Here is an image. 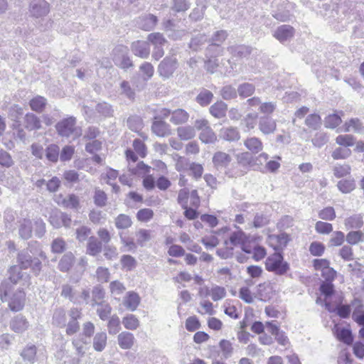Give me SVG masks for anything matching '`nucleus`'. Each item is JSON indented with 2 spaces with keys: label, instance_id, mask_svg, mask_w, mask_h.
<instances>
[{
  "label": "nucleus",
  "instance_id": "nucleus-7",
  "mask_svg": "<svg viewBox=\"0 0 364 364\" xmlns=\"http://www.w3.org/2000/svg\"><path fill=\"white\" fill-rule=\"evenodd\" d=\"M227 291L225 287L213 285L210 287L204 286L198 289V295L202 298L210 296L214 301L222 300L226 296Z\"/></svg>",
  "mask_w": 364,
  "mask_h": 364
},
{
  "label": "nucleus",
  "instance_id": "nucleus-35",
  "mask_svg": "<svg viewBox=\"0 0 364 364\" xmlns=\"http://www.w3.org/2000/svg\"><path fill=\"white\" fill-rule=\"evenodd\" d=\"M47 105V100L45 97H42V96H39V95H37L34 97H33L30 101H29V106L31 107V109L36 112H38V113H41L42 112L46 106Z\"/></svg>",
  "mask_w": 364,
  "mask_h": 364
},
{
  "label": "nucleus",
  "instance_id": "nucleus-8",
  "mask_svg": "<svg viewBox=\"0 0 364 364\" xmlns=\"http://www.w3.org/2000/svg\"><path fill=\"white\" fill-rule=\"evenodd\" d=\"M277 9L273 11V16L281 21H286L291 16V11L294 9V5L285 0L282 2H274Z\"/></svg>",
  "mask_w": 364,
  "mask_h": 364
},
{
  "label": "nucleus",
  "instance_id": "nucleus-44",
  "mask_svg": "<svg viewBox=\"0 0 364 364\" xmlns=\"http://www.w3.org/2000/svg\"><path fill=\"white\" fill-rule=\"evenodd\" d=\"M200 139L205 144H213L217 141V136L213 130L208 127L203 129L200 134Z\"/></svg>",
  "mask_w": 364,
  "mask_h": 364
},
{
  "label": "nucleus",
  "instance_id": "nucleus-34",
  "mask_svg": "<svg viewBox=\"0 0 364 364\" xmlns=\"http://www.w3.org/2000/svg\"><path fill=\"white\" fill-rule=\"evenodd\" d=\"M122 324L124 327L130 331L136 330L140 326L139 318L134 314H129L126 315L122 318Z\"/></svg>",
  "mask_w": 364,
  "mask_h": 364
},
{
  "label": "nucleus",
  "instance_id": "nucleus-4",
  "mask_svg": "<svg viewBox=\"0 0 364 364\" xmlns=\"http://www.w3.org/2000/svg\"><path fill=\"white\" fill-rule=\"evenodd\" d=\"M265 268L277 275H284L289 269L287 262L284 260L283 255L279 252H275L269 255L265 262Z\"/></svg>",
  "mask_w": 364,
  "mask_h": 364
},
{
  "label": "nucleus",
  "instance_id": "nucleus-45",
  "mask_svg": "<svg viewBox=\"0 0 364 364\" xmlns=\"http://www.w3.org/2000/svg\"><path fill=\"white\" fill-rule=\"evenodd\" d=\"M337 186L342 193H348L355 188V180L353 178L341 180Z\"/></svg>",
  "mask_w": 364,
  "mask_h": 364
},
{
  "label": "nucleus",
  "instance_id": "nucleus-21",
  "mask_svg": "<svg viewBox=\"0 0 364 364\" xmlns=\"http://www.w3.org/2000/svg\"><path fill=\"white\" fill-rule=\"evenodd\" d=\"M294 34V30L291 26L289 25H282L275 30L274 37L279 41L283 43L292 38Z\"/></svg>",
  "mask_w": 364,
  "mask_h": 364
},
{
  "label": "nucleus",
  "instance_id": "nucleus-33",
  "mask_svg": "<svg viewBox=\"0 0 364 364\" xmlns=\"http://www.w3.org/2000/svg\"><path fill=\"white\" fill-rule=\"evenodd\" d=\"M244 145L253 154H257L263 149L262 141L255 136L247 138L245 140Z\"/></svg>",
  "mask_w": 364,
  "mask_h": 364
},
{
  "label": "nucleus",
  "instance_id": "nucleus-28",
  "mask_svg": "<svg viewBox=\"0 0 364 364\" xmlns=\"http://www.w3.org/2000/svg\"><path fill=\"white\" fill-rule=\"evenodd\" d=\"M152 132L159 136H166L171 134L168 124L161 120H155L151 126Z\"/></svg>",
  "mask_w": 364,
  "mask_h": 364
},
{
  "label": "nucleus",
  "instance_id": "nucleus-43",
  "mask_svg": "<svg viewBox=\"0 0 364 364\" xmlns=\"http://www.w3.org/2000/svg\"><path fill=\"white\" fill-rule=\"evenodd\" d=\"M74 259V255L71 252L64 255L59 262V269L62 272L68 271L73 264Z\"/></svg>",
  "mask_w": 364,
  "mask_h": 364
},
{
  "label": "nucleus",
  "instance_id": "nucleus-52",
  "mask_svg": "<svg viewBox=\"0 0 364 364\" xmlns=\"http://www.w3.org/2000/svg\"><path fill=\"white\" fill-rule=\"evenodd\" d=\"M346 240L351 245H356L364 241V233L361 231H350L346 235Z\"/></svg>",
  "mask_w": 364,
  "mask_h": 364
},
{
  "label": "nucleus",
  "instance_id": "nucleus-51",
  "mask_svg": "<svg viewBox=\"0 0 364 364\" xmlns=\"http://www.w3.org/2000/svg\"><path fill=\"white\" fill-rule=\"evenodd\" d=\"M33 259L28 250L21 252L18 256V262L22 269H28L31 266Z\"/></svg>",
  "mask_w": 364,
  "mask_h": 364
},
{
  "label": "nucleus",
  "instance_id": "nucleus-22",
  "mask_svg": "<svg viewBox=\"0 0 364 364\" xmlns=\"http://www.w3.org/2000/svg\"><path fill=\"white\" fill-rule=\"evenodd\" d=\"M157 17L153 14H146L140 16L137 20L139 27L144 31H151L157 23Z\"/></svg>",
  "mask_w": 364,
  "mask_h": 364
},
{
  "label": "nucleus",
  "instance_id": "nucleus-54",
  "mask_svg": "<svg viewBox=\"0 0 364 364\" xmlns=\"http://www.w3.org/2000/svg\"><path fill=\"white\" fill-rule=\"evenodd\" d=\"M132 224L129 216L120 214L115 218V225L118 229H127Z\"/></svg>",
  "mask_w": 364,
  "mask_h": 364
},
{
  "label": "nucleus",
  "instance_id": "nucleus-14",
  "mask_svg": "<svg viewBox=\"0 0 364 364\" xmlns=\"http://www.w3.org/2000/svg\"><path fill=\"white\" fill-rule=\"evenodd\" d=\"M274 296V290L270 283L260 284L255 294L256 298L262 301H267Z\"/></svg>",
  "mask_w": 364,
  "mask_h": 364
},
{
  "label": "nucleus",
  "instance_id": "nucleus-29",
  "mask_svg": "<svg viewBox=\"0 0 364 364\" xmlns=\"http://www.w3.org/2000/svg\"><path fill=\"white\" fill-rule=\"evenodd\" d=\"M55 201L58 204L66 208H77L79 206V199L73 194L69 195L67 198H63L61 196H56Z\"/></svg>",
  "mask_w": 364,
  "mask_h": 364
},
{
  "label": "nucleus",
  "instance_id": "nucleus-23",
  "mask_svg": "<svg viewBox=\"0 0 364 364\" xmlns=\"http://www.w3.org/2000/svg\"><path fill=\"white\" fill-rule=\"evenodd\" d=\"M228 230V228L225 227L221 228L217 232H212L209 235H207L202 238V242L207 248H213L216 247L219 243L220 240L218 239V235L227 232Z\"/></svg>",
  "mask_w": 364,
  "mask_h": 364
},
{
  "label": "nucleus",
  "instance_id": "nucleus-41",
  "mask_svg": "<svg viewBox=\"0 0 364 364\" xmlns=\"http://www.w3.org/2000/svg\"><path fill=\"white\" fill-rule=\"evenodd\" d=\"M18 231L22 238L28 239L32 233V222L28 219L21 221Z\"/></svg>",
  "mask_w": 364,
  "mask_h": 364
},
{
  "label": "nucleus",
  "instance_id": "nucleus-19",
  "mask_svg": "<svg viewBox=\"0 0 364 364\" xmlns=\"http://www.w3.org/2000/svg\"><path fill=\"white\" fill-rule=\"evenodd\" d=\"M9 281L13 284L21 283V285L26 286L29 284L28 275L26 274L25 277L20 271V267L14 266L11 267L9 271Z\"/></svg>",
  "mask_w": 364,
  "mask_h": 364
},
{
  "label": "nucleus",
  "instance_id": "nucleus-48",
  "mask_svg": "<svg viewBox=\"0 0 364 364\" xmlns=\"http://www.w3.org/2000/svg\"><path fill=\"white\" fill-rule=\"evenodd\" d=\"M97 305L99 307L97 309V313L100 319L102 321L108 319L112 310L111 306L107 302H101Z\"/></svg>",
  "mask_w": 364,
  "mask_h": 364
},
{
  "label": "nucleus",
  "instance_id": "nucleus-18",
  "mask_svg": "<svg viewBox=\"0 0 364 364\" xmlns=\"http://www.w3.org/2000/svg\"><path fill=\"white\" fill-rule=\"evenodd\" d=\"M232 161V157L224 151H217L213 154L212 161L215 168L220 169L227 167Z\"/></svg>",
  "mask_w": 364,
  "mask_h": 364
},
{
  "label": "nucleus",
  "instance_id": "nucleus-30",
  "mask_svg": "<svg viewBox=\"0 0 364 364\" xmlns=\"http://www.w3.org/2000/svg\"><path fill=\"white\" fill-rule=\"evenodd\" d=\"M334 332L337 338L343 343L350 345L353 342L351 331L348 328H341L338 325L334 326Z\"/></svg>",
  "mask_w": 364,
  "mask_h": 364
},
{
  "label": "nucleus",
  "instance_id": "nucleus-50",
  "mask_svg": "<svg viewBox=\"0 0 364 364\" xmlns=\"http://www.w3.org/2000/svg\"><path fill=\"white\" fill-rule=\"evenodd\" d=\"M177 134L181 140H188L194 137V128L190 126L181 127L177 129Z\"/></svg>",
  "mask_w": 364,
  "mask_h": 364
},
{
  "label": "nucleus",
  "instance_id": "nucleus-32",
  "mask_svg": "<svg viewBox=\"0 0 364 364\" xmlns=\"http://www.w3.org/2000/svg\"><path fill=\"white\" fill-rule=\"evenodd\" d=\"M227 33L224 31H217L212 38L213 43L210 46L208 50H215L218 54L221 53L222 49L219 47V43H223L227 38Z\"/></svg>",
  "mask_w": 364,
  "mask_h": 364
},
{
  "label": "nucleus",
  "instance_id": "nucleus-2",
  "mask_svg": "<svg viewBox=\"0 0 364 364\" xmlns=\"http://www.w3.org/2000/svg\"><path fill=\"white\" fill-rule=\"evenodd\" d=\"M0 296L3 301H8L11 311H19L24 306L26 295L23 291L20 289L14 290L9 287L7 282L1 284Z\"/></svg>",
  "mask_w": 364,
  "mask_h": 364
},
{
  "label": "nucleus",
  "instance_id": "nucleus-12",
  "mask_svg": "<svg viewBox=\"0 0 364 364\" xmlns=\"http://www.w3.org/2000/svg\"><path fill=\"white\" fill-rule=\"evenodd\" d=\"M131 50L134 55L141 58H147L150 54V46L148 42L136 41L131 44Z\"/></svg>",
  "mask_w": 364,
  "mask_h": 364
},
{
  "label": "nucleus",
  "instance_id": "nucleus-60",
  "mask_svg": "<svg viewBox=\"0 0 364 364\" xmlns=\"http://www.w3.org/2000/svg\"><path fill=\"white\" fill-rule=\"evenodd\" d=\"M190 5L187 0H173L171 9L176 12H184L190 8Z\"/></svg>",
  "mask_w": 364,
  "mask_h": 364
},
{
  "label": "nucleus",
  "instance_id": "nucleus-27",
  "mask_svg": "<svg viewBox=\"0 0 364 364\" xmlns=\"http://www.w3.org/2000/svg\"><path fill=\"white\" fill-rule=\"evenodd\" d=\"M24 127L29 131L40 129L42 127L41 119L36 114L28 112L24 117Z\"/></svg>",
  "mask_w": 364,
  "mask_h": 364
},
{
  "label": "nucleus",
  "instance_id": "nucleus-26",
  "mask_svg": "<svg viewBox=\"0 0 364 364\" xmlns=\"http://www.w3.org/2000/svg\"><path fill=\"white\" fill-rule=\"evenodd\" d=\"M23 114V108L18 105H13L8 111V117L14 122L13 128L20 127V119Z\"/></svg>",
  "mask_w": 364,
  "mask_h": 364
},
{
  "label": "nucleus",
  "instance_id": "nucleus-5",
  "mask_svg": "<svg viewBox=\"0 0 364 364\" xmlns=\"http://www.w3.org/2000/svg\"><path fill=\"white\" fill-rule=\"evenodd\" d=\"M56 129L58 134L63 136L77 138L82 134L80 129L75 127V118L68 117L59 122L56 124Z\"/></svg>",
  "mask_w": 364,
  "mask_h": 364
},
{
  "label": "nucleus",
  "instance_id": "nucleus-46",
  "mask_svg": "<svg viewBox=\"0 0 364 364\" xmlns=\"http://www.w3.org/2000/svg\"><path fill=\"white\" fill-rule=\"evenodd\" d=\"M219 348L222 352V358L223 359H228L230 358L233 352L232 343L225 339H223L219 343Z\"/></svg>",
  "mask_w": 364,
  "mask_h": 364
},
{
  "label": "nucleus",
  "instance_id": "nucleus-59",
  "mask_svg": "<svg viewBox=\"0 0 364 364\" xmlns=\"http://www.w3.org/2000/svg\"><path fill=\"white\" fill-rule=\"evenodd\" d=\"M147 39L154 47L163 46L166 42L165 38L160 33H150Z\"/></svg>",
  "mask_w": 364,
  "mask_h": 364
},
{
  "label": "nucleus",
  "instance_id": "nucleus-42",
  "mask_svg": "<svg viewBox=\"0 0 364 364\" xmlns=\"http://www.w3.org/2000/svg\"><path fill=\"white\" fill-rule=\"evenodd\" d=\"M363 127L358 119H351L343 125V131L346 132H355L361 133L363 132Z\"/></svg>",
  "mask_w": 364,
  "mask_h": 364
},
{
  "label": "nucleus",
  "instance_id": "nucleus-53",
  "mask_svg": "<svg viewBox=\"0 0 364 364\" xmlns=\"http://www.w3.org/2000/svg\"><path fill=\"white\" fill-rule=\"evenodd\" d=\"M213 98V95L210 91L203 90L196 97V101L201 106H207L210 103Z\"/></svg>",
  "mask_w": 364,
  "mask_h": 364
},
{
  "label": "nucleus",
  "instance_id": "nucleus-20",
  "mask_svg": "<svg viewBox=\"0 0 364 364\" xmlns=\"http://www.w3.org/2000/svg\"><path fill=\"white\" fill-rule=\"evenodd\" d=\"M141 298L134 291H128L123 299V305L129 311H134L140 304Z\"/></svg>",
  "mask_w": 364,
  "mask_h": 364
},
{
  "label": "nucleus",
  "instance_id": "nucleus-1",
  "mask_svg": "<svg viewBox=\"0 0 364 364\" xmlns=\"http://www.w3.org/2000/svg\"><path fill=\"white\" fill-rule=\"evenodd\" d=\"M235 246H240L243 252L250 254L252 252L250 236L241 229L232 232L229 239L225 240L224 247L217 250V254L223 259L230 258L233 255Z\"/></svg>",
  "mask_w": 364,
  "mask_h": 364
},
{
  "label": "nucleus",
  "instance_id": "nucleus-39",
  "mask_svg": "<svg viewBox=\"0 0 364 364\" xmlns=\"http://www.w3.org/2000/svg\"><path fill=\"white\" fill-rule=\"evenodd\" d=\"M102 251V243L95 237H90L87 245V253L95 256Z\"/></svg>",
  "mask_w": 364,
  "mask_h": 364
},
{
  "label": "nucleus",
  "instance_id": "nucleus-63",
  "mask_svg": "<svg viewBox=\"0 0 364 364\" xmlns=\"http://www.w3.org/2000/svg\"><path fill=\"white\" fill-rule=\"evenodd\" d=\"M239 296L242 300L248 304L252 303L255 298H256L255 295L252 294L250 289L247 287H242L240 288Z\"/></svg>",
  "mask_w": 364,
  "mask_h": 364
},
{
  "label": "nucleus",
  "instance_id": "nucleus-64",
  "mask_svg": "<svg viewBox=\"0 0 364 364\" xmlns=\"http://www.w3.org/2000/svg\"><path fill=\"white\" fill-rule=\"evenodd\" d=\"M341 123V118L337 114H329L325 119V126L328 128H336Z\"/></svg>",
  "mask_w": 364,
  "mask_h": 364
},
{
  "label": "nucleus",
  "instance_id": "nucleus-58",
  "mask_svg": "<svg viewBox=\"0 0 364 364\" xmlns=\"http://www.w3.org/2000/svg\"><path fill=\"white\" fill-rule=\"evenodd\" d=\"M59 147L55 144H50L46 149V156L51 162H56L59 157Z\"/></svg>",
  "mask_w": 364,
  "mask_h": 364
},
{
  "label": "nucleus",
  "instance_id": "nucleus-47",
  "mask_svg": "<svg viewBox=\"0 0 364 364\" xmlns=\"http://www.w3.org/2000/svg\"><path fill=\"white\" fill-rule=\"evenodd\" d=\"M139 73L143 80H148L153 76L154 69L150 63L144 62L139 67Z\"/></svg>",
  "mask_w": 364,
  "mask_h": 364
},
{
  "label": "nucleus",
  "instance_id": "nucleus-25",
  "mask_svg": "<svg viewBox=\"0 0 364 364\" xmlns=\"http://www.w3.org/2000/svg\"><path fill=\"white\" fill-rule=\"evenodd\" d=\"M220 137L228 141H236L240 139V134L236 127H223L220 131Z\"/></svg>",
  "mask_w": 364,
  "mask_h": 364
},
{
  "label": "nucleus",
  "instance_id": "nucleus-31",
  "mask_svg": "<svg viewBox=\"0 0 364 364\" xmlns=\"http://www.w3.org/2000/svg\"><path fill=\"white\" fill-rule=\"evenodd\" d=\"M228 105L223 101H218L210 106V113L215 118L220 119L225 116Z\"/></svg>",
  "mask_w": 364,
  "mask_h": 364
},
{
  "label": "nucleus",
  "instance_id": "nucleus-40",
  "mask_svg": "<svg viewBox=\"0 0 364 364\" xmlns=\"http://www.w3.org/2000/svg\"><path fill=\"white\" fill-rule=\"evenodd\" d=\"M107 330L110 335H115L121 330L120 319L116 314L112 315L108 319Z\"/></svg>",
  "mask_w": 364,
  "mask_h": 364
},
{
  "label": "nucleus",
  "instance_id": "nucleus-6",
  "mask_svg": "<svg viewBox=\"0 0 364 364\" xmlns=\"http://www.w3.org/2000/svg\"><path fill=\"white\" fill-rule=\"evenodd\" d=\"M112 57L115 65L122 69H127L133 66L132 60L129 56V48L123 45H118L112 50Z\"/></svg>",
  "mask_w": 364,
  "mask_h": 364
},
{
  "label": "nucleus",
  "instance_id": "nucleus-13",
  "mask_svg": "<svg viewBox=\"0 0 364 364\" xmlns=\"http://www.w3.org/2000/svg\"><path fill=\"white\" fill-rule=\"evenodd\" d=\"M136 342L133 333L129 331H122L117 336V343L122 350H129L133 348Z\"/></svg>",
  "mask_w": 364,
  "mask_h": 364
},
{
  "label": "nucleus",
  "instance_id": "nucleus-15",
  "mask_svg": "<svg viewBox=\"0 0 364 364\" xmlns=\"http://www.w3.org/2000/svg\"><path fill=\"white\" fill-rule=\"evenodd\" d=\"M9 326L11 330L14 332L16 333H23L28 328L29 322L25 317L19 315L15 316L11 320Z\"/></svg>",
  "mask_w": 364,
  "mask_h": 364
},
{
  "label": "nucleus",
  "instance_id": "nucleus-3",
  "mask_svg": "<svg viewBox=\"0 0 364 364\" xmlns=\"http://www.w3.org/2000/svg\"><path fill=\"white\" fill-rule=\"evenodd\" d=\"M320 292L321 295L317 298L316 303L324 305L328 311L334 310L343 302V294L334 291L331 282H323L320 287Z\"/></svg>",
  "mask_w": 364,
  "mask_h": 364
},
{
  "label": "nucleus",
  "instance_id": "nucleus-17",
  "mask_svg": "<svg viewBox=\"0 0 364 364\" xmlns=\"http://www.w3.org/2000/svg\"><path fill=\"white\" fill-rule=\"evenodd\" d=\"M268 159L269 156L266 153H262L257 157V160H258L260 164H262V162H267L265 168L268 171L272 173L277 171L280 167L281 157L274 156L272 160L267 161Z\"/></svg>",
  "mask_w": 364,
  "mask_h": 364
},
{
  "label": "nucleus",
  "instance_id": "nucleus-61",
  "mask_svg": "<svg viewBox=\"0 0 364 364\" xmlns=\"http://www.w3.org/2000/svg\"><path fill=\"white\" fill-rule=\"evenodd\" d=\"M355 138L350 134L339 135L336 139V142L343 146H352L355 144Z\"/></svg>",
  "mask_w": 364,
  "mask_h": 364
},
{
  "label": "nucleus",
  "instance_id": "nucleus-57",
  "mask_svg": "<svg viewBox=\"0 0 364 364\" xmlns=\"http://www.w3.org/2000/svg\"><path fill=\"white\" fill-rule=\"evenodd\" d=\"M255 90V86L252 84L247 82L241 84L237 88L238 93L242 97L251 96L254 93Z\"/></svg>",
  "mask_w": 364,
  "mask_h": 364
},
{
  "label": "nucleus",
  "instance_id": "nucleus-36",
  "mask_svg": "<svg viewBox=\"0 0 364 364\" xmlns=\"http://www.w3.org/2000/svg\"><path fill=\"white\" fill-rule=\"evenodd\" d=\"M344 225L347 229L360 228L363 225L362 216L359 214L350 215L345 219Z\"/></svg>",
  "mask_w": 364,
  "mask_h": 364
},
{
  "label": "nucleus",
  "instance_id": "nucleus-24",
  "mask_svg": "<svg viewBox=\"0 0 364 364\" xmlns=\"http://www.w3.org/2000/svg\"><path fill=\"white\" fill-rule=\"evenodd\" d=\"M277 128L276 121L269 117H262L259 122V129L264 134L274 133Z\"/></svg>",
  "mask_w": 364,
  "mask_h": 364
},
{
  "label": "nucleus",
  "instance_id": "nucleus-10",
  "mask_svg": "<svg viewBox=\"0 0 364 364\" xmlns=\"http://www.w3.org/2000/svg\"><path fill=\"white\" fill-rule=\"evenodd\" d=\"M176 59L165 58L159 64L158 71L161 76L168 78L173 75L176 69Z\"/></svg>",
  "mask_w": 364,
  "mask_h": 364
},
{
  "label": "nucleus",
  "instance_id": "nucleus-55",
  "mask_svg": "<svg viewBox=\"0 0 364 364\" xmlns=\"http://www.w3.org/2000/svg\"><path fill=\"white\" fill-rule=\"evenodd\" d=\"M238 164L243 167H249L253 164V157L248 152H242L236 156Z\"/></svg>",
  "mask_w": 364,
  "mask_h": 364
},
{
  "label": "nucleus",
  "instance_id": "nucleus-9",
  "mask_svg": "<svg viewBox=\"0 0 364 364\" xmlns=\"http://www.w3.org/2000/svg\"><path fill=\"white\" fill-rule=\"evenodd\" d=\"M49 221L55 228H59L61 226L68 228L70 226L72 223V220L70 216L59 210H53L52 212Z\"/></svg>",
  "mask_w": 364,
  "mask_h": 364
},
{
  "label": "nucleus",
  "instance_id": "nucleus-38",
  "mask_svg": "<svg viewBox=\"0 0 364 364\" xmlns=\"http://www.w3.org/2000/svg\"><path fill=\"white\" fill-rule=\"evenodd\" d=\"M189 114L182 109H178L171 112L170 121L174 124H180L188 121Z\"/></svg>",
  "mask_w": 364,
  "mask_h": 364
},
{
  "label": "nucleus",
  "instance_id": "nucleus-16",
  "mask_svg": "<svg viewBox=\"0 0 364 364\" xmlns=\"http://www.w3.org/2000/svg\"><path fill=\"white\" fill-rule=\"evenodd\" d=\"M49 10V4L43 0H36L31 6V13L36 18L47 15Z\"/></svg>",
  "mask_w": 364,
  "mask_h": 364
},
{
  "label": "nucleus",
  "instance_id": "nucleus-37",
  "mask_svg": "<svg viewBox=\"0 0 364 364\" xmlns=\"http://www.w3.org/2000/svg\"><path fill=\"white\" fill-rule=\"evenodd\" d=\"M107 341V336L105 332H100L95 334L93 338V348L95 350L101 352L106 346Z\"/></svg>",
  "mask_w": 364,
  "mask_h": 364
},
{
  "label": "nucleus",
  "instance_id": "nucleus-49",
  "mask_svg": "<svg viewBox=\"0 0 364 364\" xmlns=\"http://www.w3.org/2000/svg\"><path fill=\"white\" fill-rule=\"evenodd\" d=\"M21 357L25 361L30 363L34 362L36 355V348L35 346H27L21 353Z\"/></svg>",
  "mask_w": 364,
  "mask_h": 364
},
{
  "label": "nucleus",
  "instance_id": "nucleus-11",
  "mask_svg": "<svg viewBox=\"0 0 364 364\" xmlns=\"http://www.w3.org/2000/svg\"><path fill=\"white\" fill-rule=\"evenodd\" d=\"M289 240L290 238L289 235L282 232L279 235H269L267 238V243L274 250H278L284 249L287 246Z\"/></svg>",
  "mask_w": 364,
  "mask_h": 364
},
{
  "label": "nucleus",
  "instance_id": "nucleus-56",
  "mask_svg": "<svg viewBox=\"0 0 364 364\" xmlns=\"http://www.w3.org/2000/svg\"><path fill=\"white\" fill-rule=\"evenodd\" d=\"M118 171L115 169L107 168L105 176L104 178L107 179V183L112 186L113 191L115 193H118L119 191V187L117 184L111 183V181H114L118 177Z\"/></svg>",
  "mask_w": 364,
  "mask_h": 364
},
{
  "label": "nucleus",
  "instance_id": "nucleus-62",
  "mask_svg": "<svg viewBox=\"0 0 364 364\" xmlns=\"http://www.w3.org/2000/svg\"><path fill=\"white\" fill-rule=\"evenodd\" d=\"M351 168L348 164L336 165L333 168L334 176L337 178H341L350 173Z\"/></svg>",
  "mask_w": 364,
  "mask_h": 364
}]
</instances>
